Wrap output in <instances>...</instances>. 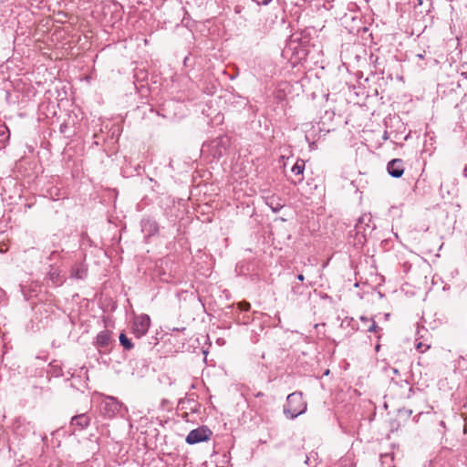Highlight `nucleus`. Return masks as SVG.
Masks as SVG:
<instances>
[{
	"instance_id": "1",
	"label": "nucleus",
	"mask_w": 467,
	"mask_h": 467,
	"mask_svg": "<svg viewBox=\"0 0 467 467\" xmlns=\"http://www.w3.org/2000/svg\"><path fill=\"white\" fill-rule=\"evenodd\" d=\"M91 402L97 403L100 413L109 419L120 414L121 411L125 410L124 405L111 396L104 397L100 394L94 393L91 396Z\"/></svg>"
},
{
	"instance_id": "2",
	"label": "nucleus",
	"mask_w": 467,
	"mask_h": 467,
	"mask_svg": "<svg viewBox=\"0 0 467 467\" xmlns=\"http://www.w3.org/2000/svg\"><path fill=\"white\" fill-rule=\"evenodd\" d=\"M306 410V402L304 400L303 393L296 391L289 394L284 405L283 412L289 420H294Z\"/></svg>"
},
{
	"instance_id": "3",
	"label": "nucleus",
	"mask_w": 467,
	"mask_h": 467,
	"mask_svg": "<svg viewBox=\"0 0 467 467\" xmlns=\"http://www.w3.org/2000/svg\"><path fill=\"white\" fill-rule=\"evenodd\" d=\"M115 340L112 337V332L109 330L100 331L94 341V346L98 349L100 358L107 356L111 351Z\"/></svg>"
},
{
	"instance_id": "4",
	"label": "nucleus",
	"mask_w": 467,
	"mask_h": 467,
	"mask_svg": "<svg viewBox=\"0 0 467 467\" xmlns=\"http://www.w3.org/2000/svg\"><path fill=\"white\" fill-rule=\"evenodd\" d=\"M150 327V318L146 314L136 316L132 323V333L137 338L145 336Z\"/></svg>"
},
{
	"instance_id": "5",
	"label": "nucleus",
	"mask_w": 467,
	"mask_h": 467,
	"mask_svg": "<svg viewBox=\"0 0 467 467\" xmlns=\"http://www.w3.org/2000/svg\"><path fill=\"white\" fill-rule=\"evenodd\" d=\"M212 434V431L203 426L192 430L187 435L185 441L188 444H196L210 440Z\"/></svg>"
},
{
	"instance_id": "6",
	"label": "nucleus",
	"mask_w": 467,
	"mask_h": 467,
	"mask_svg": "<svg viewBox=\"0 0 467 467\" xmlns=\"http://www.w3.org/2000/svg\"><path fill=\"white\" fill-rule=\"evenodd\" d=\"M370 223H371L370 213H364L358 218V220L355 225L356 240L358 244H365L366 234L364 232L367 227H369Z\"/></svg>"
},
{
	"instance_id": "7",
	"label": "nucleus",
	"mask_w": 467,
	"mask_h": 467,
	"mask_svg": "<svg viewBox=\"0 0 467 467\" xmlns=\"http://www.w3.org/2000/svg\"><path fill=\"white\" fill-rule=\"evenodd\" d=\"M88 426V415L81 413L76 415L71 419L69 429L72 434H76L78 431H82Z\"/></svg>"
},
{
	"instance_id": "8",
	"label": "nucleus",
	"mask_w": 467,
	"mask_h": 467,
	"mask_svg": "<svg viewBox=\"0 0 467 467\" xmlns=\"http://www.w3.org/2000/svg\"><path fill=\"white\" fill-rule=\"evenodd\" d=\"M387 170L389 174L393 178H400L404 172V164L400 159L391 160L388 165Z\"/></svg>"
},
{
	"instance_id": "9",
	"label": "nucleus",
	"mask_w": 467,
	"mask_h": 467,
	"mask_svg": "<svg viewBox=\"0 0 467 467\" xmlns=\"http://www.w3.org/2000/svg\"><path fill=\"white\" fill-rule=\"evenodd\" d=\"M141 231L145 236L150 237L159 232V225L155 220L150 218H143L141 220Z\"/></svg>"
},
{
	"instance_id": "10",
	"label": "nucleus",
	"mask_w": 467,
	"mask_h": 467,
	"mask_svg": "<svg viewBox=\"0 0 467 467\" xmlns=\"http://www.w3.org/2000/svg\"><path fill=\"white\" fill-rule=\"evenodd\" d=\"M305 171V161L303 160H297L296 162L294 164V166L291 169V171L295 175H303V172ZM303 181V177H300L298 179V182H301Z\"/></svg>"
},
{
	"instance_id": "11",
	"label": "nucleus",
	"mask_w": 467,
	"mask_h": 467,
	"mask_svg": "<svg viewBox=\"0 0 467 467\" xmlns=\"http://www.w3.org/2000/svg\"><path fill=\"white\" fill-rule=\"evenodd\" d=\"M360 320L364 325H368L365 328L368 332H376L379 329L377 323L374 319L368 318L367 317L361 316Z\"/></svg>"
},
{
	"instance_id": "12",
	"label": "nucleus",
	"mask_w": 467,
	"mask_h": 467,
	"mask_svg": "<svg viewBox=\"0 0 467 467\" xmlns=\"http://www.w3.org/2000/svg\"><path fill=\"white\" fill-rule=\"evenodd\" d=\"M10 138V130L5 124H0V143L5 145Z\"/></svg>"
},
{
	"instance_id": "13",
	"label": "nucleus",
	"mask_w": 467,
	"mask_h": 467,
	"mask_svg": "<svg viewBox=\"0 0 467 467\" xmlns=\"http://www.w3.org/2000/svg\"><path fill=\"white\" fill-rule=\"evenodd\" d=\"M119 339L120 345L123 347V348L125 350H130L133 348L134 345L131 342V340L130 338H128L126 334L120 333Z\"/></svg>"
},
{
	"instance_id": "14",
	"label": "nucleus",
	"mask_w": 467,
	"mask_h": 467,
	"mask_svg": "<svg viewBox=\"0 0 467 467\" xmlns=\"http://www.w3.org/2000/svg\"><path fill=\"white\" fill-rule=\"evenodd\" d=\"M307 287H308V285H300V284H295L292 286L291 292H292V294L294 296H298L303 295Z\"/></svg>"
},
{
	"instance_id": "15",
	"label": "nucleus",
	"mask_w": 467,
	"mask_h": 467,
	"mask_svg": "<svg viewBox=\"0 0 467 467\" xmlns=\"http://www.w3.org/2000/svg\"><path fill=\"white\" fill-rule=\"evenodd\" d=\"M419 339H416L415 348L420 353L426 352L430 348L431 345L425 342L418 341Z\"/></svg>"
},
{
	"instance_id": "16",
	"label": "nucleus",
	"mask_w": 467,
	"mask_h": 467,
	"mask_svg": "<svg viewBox=\"0 0 467 467\" xmlns=\"http://www.w3.org/2000/svg\"><path fill=\"white\" fill-rule=\"evenodd\" d=\"M85 275H86L85 270L79 269V268L73 269L72 272H71V276L75 277V278H78V279L84 278Z\"/></svg>"
},
{
	"instance_id": "17",
	"label": "nucleus",
	"mask_w": 467,
	"mask_h": 467,
	"mask_svg": "<svg viewBox=\"0 0 467 467\" xmlns=\"http://www.w3.org/2000/svg\"><path fill=\"white\" fill-rule=\"evenodd\" d=\"M237 306L238 308L241 310V311H249L250 308H251V305L249 302H246V301H242V302H239L237 304Z\"/></svg>"
},
{
	"instance_id": "18",
	"label": "nucleus",
	"mask_w": 467,
	"mask_h": 467,
	"mask_svg": "<svg viewBox=\"0 0 467 467\" xmlns=\"http://www.w3.org/2000/svg\"><path fill=\"white\" fill-rule=\"evenodd\" d=\"M297 280L300 281V282H303L305 280V276L304 275L302 274H299L297 276H296Z\"/></svg>"
},
{
	"instance_id": "19",
	"label": "nucleus",
	"mask_w": 467,
	"mask_h": 467,
	"mask_svg": "<svg viewBox=\"0 0 467 467\" xmlns=\"http://www.w3.org/2000/svg\"><path fill=\"white\" fill-rule=\"evenodd\" d=\"M264 396H265V394L263 392H261V391H258L257 393L254 394L255 398H262Z\"/></svg>"
},
{
	"instance_id": "20",
	"label": "nucleus",
	"mask_w": 467,
	"mask_h": 467,
	"mask_svg": "<svg viewBox=\"0 0 467 467\" xmlns=\"http://www.w3.org/2000/svg\"><path fill=\"white\" fill-rule=\"evenodd\" d=\"M101 359H102V360H99V358H97V361H99V363H101V362H103V363H108V361H107L106 359H104V357H103V358H101Z\"/></svg>"
},
{
	"instance_id": "21",
	"label": "nucleus",
	"mask_w": 467,
	"mask_h": 467,
	"mask_svg": "<svg viewBox=\"0 0 467 467\" xmlns=\"http://www.w3.org/2000/svg\"><path fill=\"white\" fill-rule=\"evenodd\" d=\"M101 359H102V360H99V358H97V361H99V363H101V362H103V363H108V361H107L106 359H104V357H103V358H101Z\"/></svg>"
},
{
	"instance_id": "22",
	"label": "nucleus",
	"mask_w": 467,
	"mask_h": 467,
	"mask_svg": "<svg viewBox=\"0 0 467 467\" xmlns=\"http://www.w3.org/2000/svg\"><path fill=\"white\" fill-rule=\"evenodd\" d=\"M463 175L467 177V167H465L463 170Z\"/></svg>"
},
{
	"instance_id": "23",
	"label": "nucleus",
	"mask_w": 467,
	"mask_h": 467,
	"mask_svg": "<svg viewBox=\"0 0 467 467\" xmlns=\"http://www.w3.org/2000/svg\"><path fill=\"white\" fill-rule=\"evenodd\" d=\"M379 348H380V346H379V345H377V346H376V351H379Z\"/></svg>"
}]
</instances>
